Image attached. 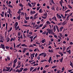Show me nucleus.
Wrapping results in <instances>:
<instances>
[{
	"mask_svg": "<svg viewBox=\"0 0 73 73\" xmlns=\"http://www.w3.org/2000/svg\"><path fill=\"white\" fill-rule=\"evenodd\" d=\"M14 46V48H16V44H15V42H14L13 43Z\"/></svg>",
	"mask_w": 73,
	"mask_h": 73,
	"instance_id": "4d7b16f0",
	"label": "nucleus"
},
{
	"mask_svg": "<svg viewBox=\"0 0 73 73\" xmlns=\"http://www.w3.org/2000/svg\"><path fill=\"white\" fill-rule=\"evenodd\" d=\"M6 57L8 60H11V58H10V56L8 55L7 56H6Z\"/></svg>",
	"mask_w": 73,
	"mask_h": 73,
	"instance_id": "9b49d317",
	"label": "nucleus"
},
{
	"mask_svg": "<svg viewBox=\"0 0 73 73\" xmlns=\"http://www.w3.org/2000/svg\"><path fill=\"white\" fill-rule=\"evenodd\" d=\"M17 13L18 14H20L21 13V9H19L18 11L17 12Z\"/></svg>",
	"mask_w": 73,
	"mask_h": 73,
	"instance_id": "393cba45",
	"label": "nucleus"
},
{
	"mask_svg": "<svg viewBox=\"0 0 73 73\" xmlns=\"http://www.w3.org/2000/svg\"><path fill=\"white\" fill-rule=\"evenodd\" d=\"M52 60V57H50L49 59L48 60V61L49 62V63H50V61Z\"/></svg>",
	"mask_w": 73,
	"mask_h": 73,
	"instance_id": "2eb2a0df",
	"label": "nucleus"
},
{
	"mask_svg": "<svg viewBox=\"0 0 73 73\" xmlns=\"http://www.w3.org/2000/svg\"><path fill=\"white\" fill-rule=\"evenodd\" d=\"M36 13V11H32V10L31 11H30V14L31 15H34V14H35Z\"/></svg>",
	"mask_w": 73,
	"mask_h": 73,
	"instance_id": "20e7f679",
	"label": "nucleus"
},
{
	"mask_svg": "<svg viewBox=\"0 0 73 73\" xmlns=\"http://www.w3.org/2000/svg\"><path fill=\"white\" fill-rule=\"evenodd\" d=\"M20 17H21L20 16H18L17 17V19H18V20H20Z\"/></svg>",
	"mask_w": 73,
	"mask_h": 73,
	"instance_id": "58836bf2",
	"label": "nucleus"
},
{
	"mask_svg": "<svg viewBox=\"0 0 73 73\" xmlns=\"http://www.w3.org/2000/svg\"><path fill=\"white\" fill-rule=\"evenodd\" d=\"M57 68V66H54L52 67V69H54V68Z\"/></svg>",
	"mask_w": 73,
	"mask_h": 73,
	"instance_id": "473e14b6",
	"label": "nucleus"
},
{
	"mask_svg": "<svg viewBox=\"0 0 73 73\" xmlns=\"http://www.w3.org/2000/svg\"><path fill=\"white\" fill-rule=\"evenodd\" d=\"M33 33H32V32L31 31L29 32V34L30 35H32Z\"/></svg>",
	"mask_w": 73,
	"mask_h": 73,
	"instance_id": "bf43d9fd",
	"label": "nucleus"
},
{
	"mask_svg": "<svg viewBox=\"0 0 73 73\" xmlns=\"http://www.w3.org/2000/svg\"><path fill=\"white\" fill-rule=\"evenodd\" d=\"M56 57L57 58H58V57H60L61 56L60 55H56Z\"/></svg>",
	"mask_w": 73,
	"mask_h": 73,
	"instance_id": "49530a36",
	"label": "nucleus"
},
{
	"mask_svg": "<svg viewBox=\"0 0 73 73\" xmlns=\"http://www.w3.org/2000/svg\"><path fill=\"white\" fill-rule=\"evenodd\" d=\"M60 15L61 17H62L63 19H65L66 18V17H64V15H63L62 14H61Z\"/></svg>",
	"mask_w": 73,
	"mask_h": 73,
	"instance_id": "c85d7f7f",
	"label": "nucleus"
},
{
	"mask_svg": "<svg viewBox=\"0 0 73 73\" xmlns=\"http://www.w3.org/2000/svg\"><path fill=\"white\" fill-rule=\"evenodd\" d=\"M19 5L21 7H23V5L21 3H20L19 4Z\"/></svg>",
	"mask_w": 73,
	"mask_h": 73,
	"instance_id": "a19ab883",
	"label": "nucleus"
},
{
	"mask_svg": "<svg viewBox=\"0 0 73 73\" xmlns=\"http://www.w3.org/2000/svg\"><path fill=\"white\" fill-rule=\"evenodd\" d=\"M28 4L29 7H32V5H31V4L29 3H28Z\"/></svg>",
	"mask_w": 73,
	"mask_h": 73,
	"instance_id": "603ef678",
	"label": "nucleus"
},
{
	"mask_svg": "<svg viewBox=\"0 0 73 73\" xmlns=\"http://www.w3.org/2000/svg\"><path fill=\"white\" fill-rule=\"evenodd\" d=\"M6 30H7V27L8 26V23H6Z\"/></svg>",
	"mask_w": 73,
	"mask_h": 73,
	"instance_id": "de8ad7c7",
	"label": "nucleus"
},
{
	"mask_svg": "<svg viewBox=\"0 0 73 73\" xmlns=\"http://www.w3.org/2000/svg\"><path fill=\"white\" fill-rule=\"evenodd\" d=\"M21 43H19V44L16 46V48H19V47L20 46H21Z\"/></svg>",
	"mask_w": 73,
	"mask_h": 73,
	"instance_id": "4468645a",
	"label": "nucleus"
},
{
	"mask_svg": "<svg viewBox=\"0 0 73 73\" xmlns=\"http://www.w3.org/2000/svg\"><path fill=\"white\" fill-rule=\"evenodd\" d=\"M56 27L57 31L58 32H59L60 31L59 30V29H58V26L57 25H56Z\"/></svg>",
	"mask_w": 73,
	"mask_h": 73,
	"instance_id": "6ab92c4d",
	"label": "nucleus"
},
{
	"mask_svg": "<svg viewBox=\"0 0 73 73\" xmlns=\"http://www.w3.org/2000/svg\"><path fill=\"white\" fill-rule=\"evenodd\" d=\"M69 17H70V15H68L66 18V20H67L68 21V20H69Z\"/></svg>",
	"mask_w": 73,
	"mask_h": 73,
	"instance_id": "a18cd8bd",
	"label": "nucleus"
},
{
	"mask_svg": "<svg viewBox=\"0 0 73 73\" xmlns=\"http://www.w3.org/2000/svg\"><path fill=\"white\" fill-rule=\"evenodd\" d=\"M36 24V23L35 22H33L31 23V25H35Z\"/></svg>",
	"mask_w": 73,
	"mask_h": 73,
	"instance_id": "5fc2aeb1",
	"label": "nucleus"
},
{
	"mask_svg": "<svg viewBox=\"0 0 73 73\" xmlns=\"http://www.w3.org/2000/svg\"><path fill=\"white\" fill-rule=\"evenodd\" d=\"M59 60L60 62H62V61H63V57H62L61 59H59Z\"/></svg>",
	"mask_w": 73,
	"mask_h": 73,
	"instance_id": "f3484780",
	"label": "nucleus"
},
{
	"mask_svg": "<svg viewBox=\"0 0 73 73\" xmlns=\"http://www.w3.org/2000/svg\"><path fill=\"white\" fill-rule=\"evenodd\" d=\"M14 52H15V53H16V52H17V49H16L14 48Z\"/></svg>",
	"mask_w": 73,
	"mask_h": 73,
	"instance_id": "052dcab7",
	"label": "nucleus"
},
{
	"mask_svg": "<svg viewBox=\"0 0 73 73\" xmlns=\"http://www.w3.org/2000/svg\"><path fill=\"white\" fill-rule=\"evenodd\" d=\"M39 13H42V9H40L39 11Z\"/></svg>",
	"mask_w": 73,
	"mask_h": 73,
	"instance_id": "b1692460",
	"label": "nucleus"
},
{
	"mask_svg": "<svg viewBox=\"0 0 73 73\" xmlns=\"http://www.w3.org/2000/svg\"><path fill=\"white\" fill-rule=\"evenodd\" d=\"M21 46H23L25 47H26L27 48L28 47V46L26 45L25 44H22L21 45Z\"/></svg>",
	"mask_w": 73,
	"mask_h": 73,
	"instance_id": "423d86ee",
	"label": "nucleus"
},
{
	"mask_svg": "<svg viewBox=\"0 0 73 73\" xmlns=\"http://www.w3.org/2000/svg\"><path fill=\"white\" fill-rule=\"evenodd\" d=\"M56 11H58V10H59V9L58 8V7H57L56 8Z\"/></svg>",
	"mask_w": 73,
	"mask_h": 73,
	"instance_id": "69168bd1",
	"label": "nucleus"
},
{
	"mask_svg": "<svg viewBox=\"0 0 73 73\" xmlns=\"http://www.w3.org/2000/svg\"><path fill=\"white\" fill-rule=\"evenodd\" d=\"M64 3V2L62 0H61V1L59 2V3L61 6V7H62V3Z\"/></svg>",
	"mask_w": 73,
	"mask_h": 73,
	"instance_id": "39448f33",
	"label": "nucleus"
},
{
	"mask_svg": "<svg viewBox=\"0 0 73 73\" xmlns=\"http://www.w3.org/2000/svg\"><path fill=\"white\" fill-rule=\"evenodd\" d=\"M21 66V65H20V66H17V67L16 68V69H18V68H20V67Z\"/></svg>",
	"mask_w": 73,
	"mask_h": 73,
	"instance_id": "412c9836",
	"label": "nucleus"
},
{
	"mask_svg": "<svg viewBox=\"0 0 73 73\" xmlns=\"http://www.w3.org/2000/svg\"><path fill=\"white\" fill-rule=\"evenodd\" d=\"M47 26V25H45L44 26H43L42 28V29H45L46 27Z\"/></svg>",
	"mask_w": 73,
	"mask_h": 73,
	"instance_id": "a211bd4d",
	"label": "nucleus"
},
{
	"mask_svg": "<svg viewBox=\"0 0 73 73\" xmlns=\"http://www.w3.org/2000/svg\"><path fill=\"white\" fill-rule=\"evenodd\" d=\"M5 17H7V12L5 13Z\"/></svg>",
	"mask_w": 73,
	"mask_h": 73,
	"instance_id": "e2e57ef3",
	"label": "nucleus"
},
{
	"mask_svg": "<svg viewBox=\"0 0 73 73\" xmlns=\"http://www.w3.org/2000/svg\"><path fill=\"white\" fill-rule=\"evenodd\" d=\"M37 70V68H35L33 70H32V72H36Z\"/></svg>",
	"mask_w": 73,
	"mask_h": 73,
	"instance_id": "e433bc0d",
	"label": "nucleus"
},
{
	"mask_svg": "<svg viewBox=\"0 0 73 73\" xmlns=\"http://www.w3.org/2000/svg\"><path fill=\"white\" fill-rule=\"evenodd\" d=\"M53 29L54 30V32H55V31H56V26H54V27H53Z\"/></svg>",
	"mask_w": 73,
	"mask_h": 73,
	"instance_id": "c756f323",
	"label": "nucleus"
},
{
	"mask_svg": "<svg viewBox=\"0 0 73 73\" xmlns=\"http://www.w3.org/2000/svg\"><path fill=\"white\" fill-rule=\"evenodd\" d=\"M45 39H44L42 40V43H44V42H45Z\"/></svg>",
	"mask_w": 73,
	"mask_h": 73,
	"instance_id": "7c9ffc66",
	"label": "nucleus"
},
{
	"mask_svg": "<svg viewBox=\"0 0 73 73\" xmlns=\"http://www.w3.org/2000/svg\"><path fill=\"white\" fill-rule=\"evenodd\" d=\"M56 15L58 19H62V17H61L60 15H59L58 13H57L56 14Z\"/></svg>",
	"mask_w": 73,
	"mask_h": 73,
	"instance_id": "f03ea898",
	"label": "nucleus"
},
{
	"mask_svg": "<svg viewBox=\"0 0 73 73\" xmlns=\"http://www.w3.org/2000/svg\"><path fill=\"white\" fill-rule=\"evenodd\" d=\"M21 34V32H20V31L18 33V35L19 36H20Z\"/></svg>",
	"mask_w": 73,
	"mask_h": 73,
	"instance_id": "864d4df0",
	"label": "nucleus"
},
{
	"mask_svg": "<svg viewBox=\"0 0 73 73\" xmlns=\"http://www.w3.org/2000/svg\"><path fill=\"white\" fill-rule=\"evenodd\" d=\"M23 26H24V27H31V25H23Z\"/></svg>",
	"mask_w": 73,
	"mask_h": 73,
	"instance_id": "1a4fd4ad",
	"label": "nucleus"
},
{
	"mask_svg": "<svg viewBox=\"0 0 73 73\" xmlns=\"http://www.w3.org/2000/svg\"><path fill=\"white\" fill-rule=\"evenodd\" d=\"M36 44H38V45H40V43L39 42H35Z\"/></svg>",
	"mask_w": 73,
	"mask_h": 73,
	"instance_id": "09e8293b",
	"label": "nucleus"
},
{
	"mask_svg": "<svg viewBox=\"0 0 73 73\" xmlns=\"http://www.w3.org/2000/svg\"><path fill=\"white\" fill-rule=\"evenodd\" d=\"M71 48V46H70L67 48L66 49L67 50H69V49H70Z\"/></svg>",
	"mask_w": 73,
	"mask_h": 73,
	"instance_id": "4c0bfd02",
	"label": "nucleus"
},
{
	"mask_svg": "<svg viewBox=\"0 0 73 73\" xmlns=\"http://www.w3.org/2000/svg\"><path fill=\"white\" fill-rule=\"evenodd\" d=\"M9 7V8H13V6L11 4H9L8 5Z\"/></svg>",
	"mask_w": 73,
	"mask_h": 73,
	"instance_id": "cd10ccee",
	"label": "nucleus"
},
{
	"mask_svg": "<svg viewBox=\"0 0 73 73\" xmlns=\"http://www.w3.org/2000/svg\"><path fill=\"white\" fill-rule=\"evenodd\" d=\"M39 56H43V57H45L46 56V54L45 52L42 53L41 54H40L39 55Z\"/></svg>",
	"mask_w": 73,
	"mask_h": 73,
	"instance_id": "f257e3e1",
	"label": "nucleus"
},
{
	"mask_svg": "<svg viewBox=\"0 0 73 73\" xmlns=\"http://www.w3.org/2000/svg\"><path fill=\"white\" fill-rule=\"evenodd\" d=\"M17 25H18V22H16L14 24V26L15 27H17Z\"/></svg>",
	"mask_w": 73,
	"mask_h": 73,
	"instance_id": "6e6552de",
	"label": "nucleus"
},
{
	"mask_svg": "<svg viewBox=\"0 0 73 73\" xmlns=\"http://www.w3.org/2000/svg\"><path fill=\"white\" fill-rule=\"evenodd\" d=\"M59 36H60L61 37H63V35L62 33H59Z\"/></svg>",
	"mask_w": 73,
	"mask_h": 73,
	"instance_id": "bb28decb",
	"label": "nucleus"
},
{
	"mask_svg": "<svg viewBox=\"0 0 73 73\" xmlns=\"http://www.w3.org/2000/svg\"><path fill=\"white\" fill-rule=\"evenodd\" d=\"M48 52H50V53H53V51L52 50H48Z\"/></svg>",
	"mask_w": 73,
	"mask_h": 73,
	"instance_id": "a878e982",
	"label": "nucleus"
},
{
	"mask_svg": "<svg viewBox=\"0 0 73 73\" xmlns=\"http://www.w3.org/2000/svg\"><path fill=\"white\" fill-rule=\"evenodd\" d=\"M64 28V27H62L60 28V31L61 32L62 31V29Z\"/></svg>",
	"mask_w": 73,
	"mask_h": 73,
	"instance_id": "72a5a7b5",
	"label": "nucleus"
},
{
	"mask_svg": "<svg viewBox=\"0 0 73 73\" xmlns=\"http://www.w3.org/2000/svg\"><path fill=\"white\" fill-rule=\"evenodd\" d=\"M24 71H27L28 70V69L27 68H25L23 70Z\"/></svg>",
	"mask_w": 73,
	"mask_h": 73,
	"instance_id": "338daca9",
	"label": "nucleus"
},
{
	"mask_svg": "<svg viewBox=\"0 0 73 73\" xmlns=\"http://www.w3.org/2000/svg\"><path fill=\"white\" fill-rule=\"evenodd\" d=\"M25 19H26V20H28V19H29V17H26Z\"/></svg>",
	"mask_w": 73,
	"mask_h": 73,
	"instance_id": "8fccbe9b",
	"label": "nucleus"
},
{
	"mask_svg": "<svg viewBox=\"0 0 73 73\" xmlns=\"http://www.w3.org/2000/svg\"><path fill=\"white\" fill-rule=\"evenodd\" d=\"M70 65L71 66L72 68H73V63H72V62L71 61H70Z\"/></svg>",
	"mask_w": 73,
	"mask_h": 73,
	"instance_id": "ddd939ff",
	"label": "nucleus"
},
{
	"mask_svg": "<svg viewBox=\"0 0 73 73\" xmlns=\"http://www.w3.org/2000/svg\"><path fill=\"white\" fill-rule=\"evenodd\" d=\"M16 66V63H14L13 65V68H15Z\"/></svg>",
	"mask_w": 73,
	"mask_h": 73,
	"instance_id": "0e129e2a",
	"label": "nucleus"
},
{
	"mask_svg": "<svg viewBox=\"0 0 73 73\" xmlns=\"http://www.w3.org/2000/svg\"><path fill=\"white\" fill-rule=\"evenodd\" d=\"M67 52H68V53H69V54H70V53H71V51L70 50L68 51H67Z\"/></svg>",
	"mask_w": 73,
	"mask_h": 73,
	"instance_id": "79ce46f5",
	"label": "nucleus"
},
{
	"mask_svg": "<svg viewBox=\"0 0 73 73\" xmlns=\"http://www.w3.org/2000/svg\"><path fill=\"white\" fill-rule=\"evenodd\" d=\"M29 47L30 48L31 47H34L33 45V44L29 46Z\"/></svg>",
	"mask_w": 73,
	"mask_h": 73,
	"instance_id": "774afa93",
	"label": "nucleus"
},
{
	"mask_svg": "<svg viewBox=\"0 0 73 73\" xmlns=\"http://www.w3.org/2000/svg\"><path fill=\"white\" fill-rule=\"evenodd\" d=\"M43 16H45L46 17H47V13H44L43 15Z\"/></svg>",
	"mask_w": 73,
	"mask_h": 73,
	"instance_id": "37998d69",
	"label": "nucleus"
},
{
	"mask_svg": "<svg viewBox=\"0 0 73 73\" xmlns=\"http://www.w3.org/2000/svg\"><path fill=\"white\" fill-rule=\"evenodd\" d=\"M23 70V68H20V70H19V73L20 72H22V70Z\"/></svg>",
	"mask_w": 73,
	"mask_h": 73,
	"instance_id": "aec40b11",
	"label": "nucleus"
},
{
	"mask_svg": "<svg viewBox=\"0 0 73 73\" xmlns=\"http://www.w3.org/2000/svg\"><path fill=\"white\" fill-rule=\"evenodd\" d=\"M1 46L2 47V49H5V46H4V45L3 44H1Z\"/></svg>",
	"mask_w": 73,
	"mask_h": 73,
	"instance_id": "0eeeda50",
	"label": "nucleus"
},
{
	"mask_svg": "<svg viewBox=\"0 0 73 73\" xmlns=\"http://www.w3.org/2000/svg\"><path fill=\"white\" fill-rule=\"evenodd\" d=\"M47 23V24H49V25H50V24H51V23H50V22H49V21H47V23Z\"/></svg>",
	"mask_w": 73,
	"mask_h": 73,
	"instance_id": "c03bdc74",
	"label": "nucleus"
},
{
	"mask_svg": "<svg viewBox=\"0 0 73 73\" xmlns=\"http://www.w3.org/2000/svg\"><path fill=\"white\" fill-rule=\"evenodd\" d=\"M33 69H34V67H31L30 69V72H31V71H32V70Z\"/></svg>",
	"mask_w": 73,
	"mask_h": 73,
	"instance_id": "5701e85b",
	"label": "nucleus"
},
{
	"mask_svg": "<svg viewBox=\"0 0 73 73\" xmlns=\"http://www.w3.org/2000/svg\"><path fill=\"white\" fill-rule=\"evenodd\" d=\"M28 49L27 48H25V49L23 50V53H25L26 52V50H28Z\"/></svg>",
	"mask_w": 73,
	"mask_h": 73,
	"instance_id": "9d476101",
	"label": "nucleus"
},
{
	"mask_svg": "<svg viewBox=\"0 0 73 73\" xmlns=\"http://www.w3.org/2000/svg\"><path fill=\"white\" fill-rule=\"evenodd\" d=\"M21 62L20 61H18V66H19V65H21Z\"/></svg>",
	"mask_w": 73,
	"mask_h": 73,
	"instance_id": "f704fd0d",
	"label": "nucleus"
},
{
	"mask_svg": "<svg viewBox=\"0 0 73 73\" xmlns=\"http://www.w3.org/2000/svg\"><path fill=\"white\" fill-rule=\"evenodd\" d=\"M16 72H18V73H20L19 72V69H17L15 71Z\"/></svg>",
	"mask_w": 73,
	"mask_h": 73,
	"instance_id": "13d9d810",
	"label": "nucleus"
},
{
	"mask_svg": "<svg viewBox=\"0 0 73 73\" xmlns=\"http://www.w3.org/2000/svg\"><path fill=\"white\" fill-rule=\"evenodd\" d=\"M7 13H9V15H10V13H11V9H9L8 11H7Z\"/></svg>",
	"mask_w": 73,
	"mask_h": 73,
	"instance_id": "4be33fe9",
	"label": "nucleus"
},
{
	"mask_svg": "<svg viewBox=\"0 0 73 73\" xmlns=\"http://www.w3.org/2000/svg\"><path fill=\"white\" fill-rule=\"evenodd\" d=\"M52 20H54L55 21H57V18H56V16L53 17L52 18Z\"/></svg>",
	"mask_w": 73,
	"mask_h": 73,
	"instance_id": "7ed1b4c3",
	"label": "nucleus"
},
{
	"mask_svg": "<svg viewBox=\"0 0 73 73\" xmlns=\"http://www.w3.org/2000/svg\"><path fill=\"white\" fill-rule=\"evenodd\" d=\"M10 38H9L8 37L7 38V42H8L10 40Z\"/></svg>",
	"mask_w": 73,
	"mask_h": 73,
	"instance_id": "c9c22d12",
	"label": "nucleus"
},
{
	"mask_svg": "<svg viewBox=\"0 0 73 73\" xmlns=\"http://www.w3.org/2000/svg\"><path fill=\"white\" fill-rule=\"evenodd\" d=\"M5 48L7 49H8L9 48V47L7 46H5Z\"/></svg>",
	"mask_w": 73,
	"mask_h": 73,
	"instance_id": "680f3d73",
	"label": "nucleus"
},
{
	"mask_svg": "<svg viewBox=\"0 0 73 73\" xmlns=\"http://www.w3.org/2000/svg\"><path fill=\"white\" fill-rule=\"evenodd\" d=\"M59 54H60V55H61L62 57L64 55V54H62L61 52H59Z\"/></svg>",
	"mask_w": 73,
	"mask_h": 73,
	"instance_id": "2f4dec72",
	"label": "nucleus"
},
{
	"mask_svg": "<svg viewBox=\"0 0 73 73\" xmlns=\"http://www.w3.org/2000/svg\"><path fill=\"white\" fill-rule=\"evenodd\" d=\"M48 33L49 34H50V33H51V30L49 29V30H48Z\"/></svg>",
	"mask_w": 73,
	"mask_h": 73,
	"instance_id": "6e6d98bb",
	"label": "nucleus"
},
{
	"mask_svg": "<svg viewBox=\"0 0 73 73\" xmlns=\"http://www.w3.org/2000/svg\"><path fill=\"white\" fill-rule=\"evenodd\" d=\"M19 28H20V27H19V26H18L17 27H15V29L16 31H17Z\"/></svg>",
	"mask_w": 73,
	"mask_h": 73,
	"instance_id": "dca6fc26",
	"label": "nucleus"
},
{
	"mask_svg": "<svg viewBox=\"0 0 73 73\" xmlns=\"http://www.w3.org/2000/svg\"><path fill=\"white\" fill-rule=\"evenodd\" d=\"M54 37H55V38H56L57 39H58V37H57V36L55 35H54Z\"/></svg>",
	"mask_w": 73,
	"mask_h": 73,
	"instance_id": "3c124183",
	"label": "nucleus"
},
{
	"mask_svg": "<svg viewBox=\"0 0 73 73\" xmlns=\"http://www.w3.org/2000/svg\"><path fill=\"white\" fill-rule=\"evenodd\" d=\"M35 54V53H33L32 54H31V56H32L33 57H35V56H34Z\"/></svg>",
	"mask_w": 73,
	"mask_h": 73,
	"instance_id": "ea45409f",
	"label": "nucleus"
},
{
	"mask_svg": "<svg viewBox=\"0 0 73 73\" xmlns=\"http://www.w3.org/2000/svg\"><path fill=\"white\" fill-rule=\"evenodd\" d=\"M17 58H16L14 60V64H16V62H17Z\"/></svg>",
	"mask_w": 73,
	"mask_h": 73,
	"instance_id": "f8f14e48",
	"label": "nucleus"
}]
</instances>
